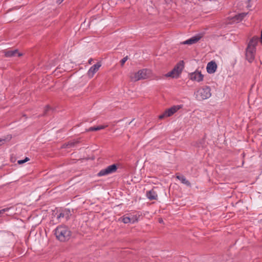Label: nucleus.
Masks as SVG:
<instances>
[{"label": "nucleus", "mask_w": 262, "mask_h": 262, "mask_svg": "<svg viewBox=\"0 0 262 262\" xmlns=\"http://www.w3.org/2000/svg\"><path fill=\"white\" fill-rule=\"evenodd\" d=\"M55 235L59 241L64 242L70 238L71 235V232L68 227L61 225L58 226L55 229Z\"/></svg>", "instance_id": "nucleus-1"}, {"label": "nucleus", "mask_w": 262, "mask_h": 262, "mask_svg": "<svg viewBox=\"0 0 262 262\" xmlns=\"http://www.w3.org/2000/svg\"><path fill=\"white\" fill-rule=\"evenodd\" d=\"M194 96L196 100L199 101L208 99L211 96V89L208 86L201 87L194 92Z\"/></svg>", "instance_id": "nucleus-2"}, {"label": "nucleus", "mask_w": 262, "mask_h": 262, "mask_svg": "<svg viewBox=\"0 0 262 262\" xmlns=\"http://www.w3.org/2000/svg\"><path fill=\"white\" fill-rule=\"evenodd\" d=\"M151 74V70L144 69L138 71L136 73L130 74L129 77L132 81H137L141 79L149 78Z\"/></svg>", "instance_id": "nucleus-3"}, {"label": "nucleus", "mask_w": 262, "mask_h": 262, "mask_svg": "<svg viewBox=\"0 0 262 262\" xmlns=\"http://www.w3.org/2000/svg\"><path fill=\"white\" fill-rule=\"evenodd\" d=\"M183 69V61L180 62L174 67L173 70L170 72L167 73L165 76L166 77H177L179 74L181 73L182 70Z\"/></svg>", "instance_id": "nucleus-4"}, {"label": "nucleus", "mask_w": 262, "mask_h": 262, "mask_svg": "<svg viewBox=\"0 0 262 262\" xmlns=\"http://www.w3.org/2000/svg\"><path fill=\"white\" fill-rule=\"evenodd\" d=\"M117 167L116 164L108 166L104 169H101L98 173L99 177L106 176L116 172Z\"/></svg>", "instance_id": "nucleus-5"}, {"label": "nucleus", "mask_w": 262, "mask_h": 262, "mask_svg": "<svg viewBox=\"0 0 262 262\" xmlns=\"http://www.w3.org/2000/svg\"><path fill=\"white\" fill-rule=\"evenodd\" d=\"M182 106L181 105H174L166 110L162 114L159 116V118L162 119L165 117H168L172 116L177 111L180 110Z\"/></svg>", "instance_id": "nucleus-6"}, {"label": "nucleus", "mask_w": 262, "mask_h": 262, "mask_svg": "<svg viewBox=\"0 0 262 262\" xmlns=\"http://www.w3.org/2000/svg\"><path fill=\"white\" fill-rule=\"evenodd\" d=\"M256 53V50L251 49L250 48H247L246 51V59L250 63L252 62L255 58V55Z\"/></svg>", "instance_id": "nucleus-7"}, {"label": "nucleus", "mask_w": 262, "mask_h": 262, "mask_svg": "<svg viewBox=\"0 0 262 262\" xmlns=\"http://www.w3.org/2000/svg\"><path fill=\"white\" fill-rule=\"evenodd\" d=\"M203 37L202 34H198L183 42L184 45H192L196 43Z\"/></svg>", "instance_id": "nucleus-8"}, {"label": "nucleus", "mask_w": 262, "mask_h": 262, "mask_svg": "<svg viewBox=\"0 0 262 262\" xmlns=\"http://www.w3.org/2000/svg\"><path fill=\"white\" fill-rule=\"evenodd\" d=\"M204 76L201 74V72L196 71L190 74V79L197 82L203 81Z\"/></svg>", "instance_id": "nucleus-9"}, {"label": "nucleus", "mask_w": 262, "mask_h": 262, "mask_svg": "<svg viewBox=\"0 0 262 262\" xmlns=\"http://www.w3.org/2000/svg\"><path fill=\"white\" fill-rule=\"evenodd\" d=\"M101 66L100 62L97 63L91 67L88 71L87 74L90 78H92L94 74L98 71L100 67Z\"/></svg>", "instance_id": "nucleus-10"}, {"label": "nucleus", "mask_w": 262, "mask_h": 262, "mask_svg": "<svg viewBox=\"0 0 262 262\" xmlns=\"http://www.w3.org/2000/svg\"><path fill=\"white\" fill-rule=\"evenodd\" d=\"M207 71L209 74L214 73L217 69V65L214 61H211L207 64Z\"/></svg>", "instance_id": "nucleus-11"}, {"label": "nucleus", "mask_w": 262, "mask_h": 262, "mask_svg": "<svg viewBox=\"0 0 262 262\" xmlns=\"http://www.w3.org/2000/svg\"><path fill=\"white\" fill-rule=\"evenodd\" d=\"M5 53V56L7 57H11L14 56H20L21 55V54L18 53L17 50H5L4 51Z\"/></svg>", "instance_id": "nucleus-12"}, {"label": "nucleus", "mask_w": 262, "mask_h": 262, "mask_svg": "<svg viewBox=\"0 0 262 262\" xmlns=\"http://www.w3.org/2000/svg\"><path fill=\"white\" fill-rule=\"evenodd\" d=\"M258 43V38L256 37H252L249 41L247 48L251 49L256 50V47Z\"/></svg>", "instance_id": "nucleus-13"}, {"label": "nucleus", "mask_w": 262, "mask_h": 262, "mask_svg": "<svg viewBox=\"0 0 262 262\" xmlns=\"http://www.w3.org/2000/svg\"><path fill=\"white\" fill-rule=\"evenodd\" d=\"M146 196L150 200H156L158 198V195L154 190L147 191L146 192Z\"/></svg>", "instance_id": "nucleus-14"}, {"label": "nucleus", "mask_w": 262, "mask_h": 262, "mask_svg": "<svg viewBox=\"0 0 262 262\" xmlns=\"http://www.w3.org/2000/svg\"><path fill=\"white\" fill-rule=\"evenodd\" d=\"M246 13H242L235 15V16L232 18V22L238 23L241 21L246 16Z\"/></svg>", "instance_id": "nucleus-15"}, {"label": "nucleus", "mask_w": 262, "mask_h": 262, "mask_svg": "<svg viewBox=\"0 0 262 262\" xmlns=\"http://www.w3.org/2000/svg\"><path fill=\"white\" fill-rule=\"evenodd\" d=\"M177 178L179 179L181 182L187 186H190V183L186 179V178L182 175L177 176Z\"/></svg>", "instance_id": "nucleus-16"}, {"label": "nucleus", "mask_w": 262, "mask_h": 262, "mask_svg": "<svg viewBox=\"0 0 262 262\" xmlns=\"http://www.w3.org/2000/svg\"><path fill=\"white\" fill-rule=\"evenodd\" d=\"M106 126L105 125H99L97 126H94V127H91L88 129V131L89 132H93V131H97L99 130L100 129H102L105 128Z\"/></svg>", "instance_id": "nucleus-17"}, {"label": "nucleus", "mask_w": 262, "mask_h": 262, "mask_svg": "<svg viewBox=\"0 0 262 262\" xmlns=\"http://www.w3.org/2000/svg\"><path fill=\"white\" fill-rule=\"evenodd\" d=\"M128 217L130 218V223L133 224L137 221V217L136 216H135L134 215L129 214L128 215Z\"/></svg>", "instance_id": "nucleus-18"}, {"label": "nucleus", "mask_w": 262, "mask_h": 262, "mask_svg": "<svg viewBox=\"0 0 262 262\" xmlns=\"http://www.w3.org/2000/svg\"><path fill=\"white\" fill-rule=\"evenodd\" d=\"M129 220L128 216H123L121 217V221L125 224L130 223Z\"/></svg>", "instance_id": "nucleus-19"}, {"label": "nucleus", "mask_w": 262, "mask_h": 262, "mask_svg": "<svg viewBox=\"0 0 262 262\" xmlns=\"http://www.w3.org/2000/svg\"><path fill=\"white\" fill-rule=\"evenodd\" d=\"M29 158H28V157H26L24 160H18L17 161V163L19 164H24L25 163V162L29 161Z\"/></svg>", "instance_id": "nucleus-20"}, {"label": "nucleus", "mask_w": 262, "mask_h": 262, "mask_svg": "<svg viewBox=\"0 0 262 262\" xmlns=\"http://www.w3.org/2000/svg\"><path fill=\"white\" fill-rule=\"evenodd\" d=\"M50 110H51V107L49 105H47L45 108L44 115H47L48 114V112Z\"/></svg>", "instance_id": "nucleus-21"}, {"label": "nucleus", "mask_w": 262, "mask_h": 262, "mask_svg": "<svg viewBox=\"0 0 262 262\" xmlns=\"http://www.w3.org/2000/svg\"><path fill=\"white\" fill-rule=\"evenodd\" d=\"M127 59H128L127 56H126V57H124L123 58H122L121 59V60L120 61L121 65L123 66L124 64L125 63V62L127 61Z\"/></svg>", "instance_id": "nucleus-22"}, {"label": "nucleus", "mask_w": 262, "mask_h": 262, "mask_svg": "<svg viewBox=\"0 0 262 262\" xmlns=\"http://www.w3.org/2000/svg\"><path fill=\"white\" fill-rule=\"evenodd\" d=\"M5 139L0 138V145H3L5 142Z\"/></svg>", "instance_id": "nucleus-23"}, {"label": "nucleus", "mask_w": 262, "mask_h": 262, "mask_svg": "<svg viewBox=\"0 0 262 262\" xmlns=\"http://www.w3.org/2000/svg\"><path fill=\"white\" fill-rule=\"evenodd\" d=\"M64 217V214L63 213H60L59 215L57 216L58 219H60L61 217Z\"/></svg>", "instance_id": "nucleus-24"}, {"label": "nucleus", "mask_w": 262, "mask_h": 262, "mask_svg": "<svg viewBox=\"0 0 262 262\" xmlns=\"http://www.w3.org/2000/svg\"><path fill=\"white\" fill-rule=\"evenodd\" d=\"M63 0H57V3L60 4Z\"/></svg>", "instance_id": "nucleus-25"}, {"label": "nucleus", "mask_w": 262, "mask_h": 262, "mask_svg": "<svg viewBox=\"0 0 262 262\" xmlns=\"http://www.w3.org/2000/svg\"><path fill=\"white\" fill-rule=\"evenodd\" d=\"M92 61V59L91 58V59H90L89 60V63L90 64H91V63Z\"/></svg>", "instance_id": "nucleus-26"}, {"label": "nucleus", "mask_w": 262, "mask_h": 262, "mask_svg": "<svg viewBox=\"0 0 262 262\" xmlns=\"http://www.w3.org/2000/svg\"><path fill=\"white\" fill-rule=\"evenodd\" d=\"M162 222V220L161 219H160V220H159V222H160V223H161Z\"/></svg>", "instance_id": "nucleus-27"}]
</instances>
